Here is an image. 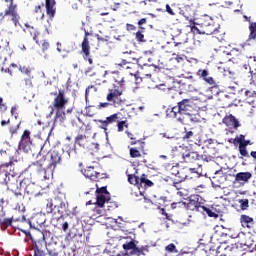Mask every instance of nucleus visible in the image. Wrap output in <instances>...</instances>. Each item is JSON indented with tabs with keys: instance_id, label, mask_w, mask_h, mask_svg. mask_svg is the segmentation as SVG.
<instances>
[{
	"instance_id": "nucleus-60",
	"label": "nucleus",
	"mask_w": 256,
	"mask_h": 256,
	"mask_svg": "<svg viewBox=\"0 0 256 256\" xmlns=\"http://www.w3.org/2000/svg\"><path fill=\"white\" fill-rule=\"evenodd\" d=\"M0 217H5V211H3V201H0Z\"/></svg>"
},
{
	"instance_id": "nucleus-22",
	"label": "nucleus",
	"mask_w": 256,
	"mask_h": 256,
	"mask_svg": "<svg viewBox=\"0 0 256 256\" xmlns=\"http://www.w3.org/2000/svg\"><path fill=\"white\" fill-rule=\"evenodd\" d=\"M94 167L90 166L88 169L81 170L84 177L90 179V181H97V172H94Z\"/></svg>"
},
{
	"instance_id": "nucleus-51",
	"label": "nucleus",
	"mask_w": 256,
	"mask_h": 256,
	"mask_svg": "<svg viewBox=\"0 0 256 256\" xmlns=\"http://www.w3.org/2000/svg\"><path fill=\"white\" fill-rule=\"evenodd\" d=\"M239 151L242 157H247L249 153L247 152V147L245 146H239Z\"/></svg>"
},
{
	"instance_id": "nucleus-26",
	"label": "nucleus",
	"mask_w": 256,
	"mask_h": 256,
	"mask_svg": "<svg viewBox=\"0 0 256 256\" xmlns=\"http://www.w3.org/2000/svg\"><path fill=\"white\" fill-rule=\"evenodd\" d=\"M74 145L85 147L87 145V136L85 134H78L74 139Z\"/></svg>"
},
{
	"instance_id": "nucleus-36",
	"label": "nucleus",
	"mask_w": 256,
	"mask_h": 256,
	"mask_svg": "<svg viewBox=\"0 0 256 256\" xmlns=\"http://www.w3.org/2000/svg\"><path fill=\"white\" fill-rule=\"evenodd\" d=\"M117 127L119 133L123 132L125 127L126 129H129V123H127V119L118 121Z\"/></svg>"
},
{
	"instance_id": "nucleus-19",
	"label": "nucleus",
	"mask_w": 256,
	"mask_h": 256,
	"mask_svg": "<svg viewBox=\"0 0 256 256\" xmlns=\"http://www.w3.org/2000/svg\"><path fill=\"white\" fill-rule=\"evenodd\" d=\"M85 32V37L82 41V53H84V59H87V57H89V39H87V37H89V35H93V33L88 32L87 30H84Z\"/></svg>"
},
{
	"instance_id": "nucleus-48",
	"label": "nucleus",
	"mask_w": 256,
	"mask_h": 256,
	"mask_svg": "<svg viewBox=\"0 0 256 256\" xmlns=\"http://www.w3.org/2000/svg\"><path fill=\"white\" fill-rule=\"evenodd\" d=\"M241 223H253V218H251L247 215H242L241 216Z\"/></svg>"
},
{
	"instance_id": "nucleus-52",
	"label": "nucleus",
	"mask_w": 256,
	"mask_h": 256,
	"mask_svg": "<svg viewBox=\"0 0 256 256\" xmlns=\"http://www.w3.org/2000/svg\"><path fill=\"white\" fill-rule=\"evenodd\" d=\"M7 109V104L3 102V99L0 97V111L4 113V111Z\"/></svg>"
},
{
	"instance_id": "nucleus-27",
	"label": "nucleus",
	"mask_w": 256,
	"mask_h": 256,
	"mask_svg": "<svg viewBox=\"0 0 256 256\" xmlns=\"http://www.w3.org/2000/svg\"><path fill=\"white\" fill-rule=\"evenodd\" d=\"M20 125H21V122H11L8 125V131H9L11 137H13V135H17V133H19Z\"/></svg>"
},
{
	"instance_id": "nucleus-5",
	"label": "nucleus",
	"mask_w": 256,
	"mask_h": 256,
	"mask_svg": "<svg viewBox=\"0 0 256 256\" xmlns=\"http://www.w3.org/2000/svg\"><path fill=\"white\" fill-rule=\"evenodd\" d=\"M5 3H9L8 9L3 13H0V17H11V21L14 23L15 27H19V13H17V4L13 3V0H5Z\"/></svg>"
},
{
	"instance_id": "nucleus-53",
	"label": "nucleus",
	"mask_w": 256,
	"mask_h": 256,
	"mask_svg": "<svg viewBox=\"0 0 256 256\" xmlns=\"http://www.w3.org/2000/svg\"><path fill=\"white\" fill-rule=\"evenodd\" d=\"M244 141H245V136L241 134L239 138L234 140V143H239V145H241V143H243Z\"/></svg>"
},
{
	"instance_id": "nucleus-12",
	"label": "nucleus",
	"mask_w": 256,
	"mask_h": 256,
	"mask_svg": "<svg viewBox=\"0 0 256 256\" xmlns=\"http://www.w3.org/2000/svg\"><path fill=\"white\" fill-rule=\"evenodd\" d=\"M177 105L180 108L182 115H190L191 111H193V100L189 98L178 101Z\"/></svg>"
},
{
	"instance_id": "nucleus-32",
	"label": "nucleus",
	"mask_w": 256,
	"mask_h": 256,
	"mask_svg": "<svg viewBox=\"0 0 256 256\" xmlns=\"http://www.w3.org/2000/svg\"><path fill=\"white\" fill-rule=\"evenodd\" d=\"M53 211H56L55 199L46 200V213H53Z\"/></svg>"
},
{
	"instance_id": "nucleus-25",
	"label": "nucleus",
	"mask_w": 256,
	"mask_h": 256,
	"mask_svg": "<svg viewBox=\"0 0 256 256\" xmlns=\"http://www.w3.org/2000/svg\"><path fill=\"white\" fill-rule=\"evenodd\" d=\"M183 141H185L186 143H189L190 145H193V143L195 145H197V142H195V133L193 131H187L185 130L184 135L182 137Z\"/></svg>"
},
{
	"instance_id": "nucleus-54",
	"label": "nucleus",
	"mask_w": 256,
	"mask_h": 256,
	"mask_svg": "<svg viewBox=\"0 0 256 256\" xmlns=\"http://www.w3.org/2000/svg\"><path fill=\"white\" fill-rule=\"evenodd\" d=\"M147 23V18H142L138 21L139 29L144 30L145 28L142 27V25H145Z\"/></svg>"
},
{
	"instance_id": "nucleus-46",
	"label": "nucleus",
	"mask_w": 256,
	"mask_h": 256,
	"mask_svg": "<svg viewBox=\"0 0 256 256\" xmlns=\"http://www.w3.org/2000/svg\"><path fill=\"white\" fill-rule=\"evenodd\" d=\"M41 235H42V240H38V241H40V245H41V243H44V244H45V247H47V241H46V239H47V237H49V232H47V231H42V232H41Z\"/></svg>"
},
{
	"instance_id": "nucleus-49",
	"label": "nucleus",
	"mask_w": 256,
	"mask_h": 256,
	"mask_svg": "<svg viewBox=\"0 0 256 256\" xmlns=\"http://www.w3.org/2000/svg\"><path fill=\"white\" fill-rule=\"evenodd\" d=\"M24 87L27 89H31V87H33V81H31V78L24 79Z\"/></svg>"
},
{
	"instance_id": "nucleus-33",
	"label": "nucleus",
	"mask_w": 256,
	"mask_h": 256,
	"mask_svg": "<svg viewBox=\"0 0 256 256\" xmlns=\"http://www.w3.org/2000/svg\"><path fill=\"white\" fill-rule=\"evenodd\" d=\"M128 183H130V185H137L138 189L141 190V187H139V177L133 174H128Z\"/></svg>"
},
{
	"instance_id": "nucleus-28",
	"label": "nucleus",
	"mask_w": 256,
	"mask_h": 256,
	"mask_svg": "<svg viewBox=\"0 0 256 256\" xmlns=\"http://www.w3.org/2000/svg\"><path fill=\"white\" fill-rule=\"evenodd\" d=\"M34 256H45V251L41 249V241H37L33 247Z\"/></svg>"
},
{
	"instance_id": "nucleus-31",
	"label": "nucleus",
	"mask_w": 256,
	"mask_h": 256,
	"mask_svg": "<svg viewBox=\"0 0 256 256\" xmlns=\"http://www.w3.org/2000/svg\"><path fill=\"white\" fill-rule=\"evenodd\" d=\"M139 187H153V182L145 177V175H142L141 178H139Z\"/></svg>"
},
{
	"instance_id": "nucleus-9",
	"label": "nucleus",
	"mask_w": 256,
	"mask_h": 256,
	"mask_svg": "<svg viewBox=\"0 0 256 256\" xmlns=\"http://www.w3.org/2000/svg\"><path fill=\"white\" fill-rule=\"evenodd\" d=\"M32 145L33 139L31 138V131L24 130L20 138L19 149H22L24 153H29Z\"/></svg>"
},
{
	"instance_id": "nucleus-43",
	"label": "nucleus",
	"mask_w": 256,
	"mask_h": 256,
	"mask_svg": "<svg viewBox=\"0 0 256 256\" xmlns=\"http://www.w3.org/2000/svg\"><path fill=\"white\" fill-rule=\"evenodd\" d=\"M231 169H233V167L225 164L224 166L220 167V170L216 171L215 175H217V173H227V170L231 171Z\"/></svg>"
},
{
	"instance_id": "nucleus-34",
	"label": "nucleus",
	"mask_w": 256,
	"mask_h": 256,
	"mask_svg": "<svg viewBox=\"0 0 256 256\" xmlns=\"http://www.w3.org/2000/svg\"><path fill=\"white\" fill-rule=\"evenodd\" d=\"M202 210H200V213H202L203 215H208V217H219V215H217L215 212H213L211 209L202 206L201 208Z\"/></svg>"
},
{
	"instance_id": "nucleus-57",
	"label": "nucleus",
	"mask_w": 256,
	"mask_h": 256,
	"mask_svg": "<svg viewBox=\"0 0 256 256\" xmlns=\"http://www.w3.org/2000/svg\"><path fill=\"white\" fill-rule=\"evenodd\" d=\"M217 177H213V180H212V187H221V184L220 183H217Z\"/></svg>"
},
{
	"instance_id": "nucleus-58",
	"label": "nucleus",
	"mask_w": 256,
	"mask_h": 256,
	"mask_svg": "<svg viewBox=\"0 0 256 256\" xmlns=\"http://www.w3.org/2000/svg\"><path fill=\"white\" fill-rule=\"evenodd\" d=\"M166 11L169 15H175V12L173 11L169 4L166 5Z\"/></svg>"
},
{
	"instance_id": "nucleus-47",
	"label": "nucleus",
	"mask_w": 256,
	"mask_h": 256,
	"mask_svg": "<svg viewBox=\"0 0 256 256\" xmlns=\"http://www.w3.org/2000/svg\"><path fill=\"white\" fill-rule=\"evenodd\" d=\"M130 156L132 158L141 157V152H139V150H137V148H131L130 149Z\"/></svg>"
},
{
	"instance_id": "nucleus-13",
	"label": "nucleus",
	"mask_w": 256,
	"mask_h": 256,
	"mask_svg": "<svg viewBox=\"0 0 256 256\" xmlns=\"http://www.w3.org/2000/svg\"><path fill=\"white\" fill-rule=\"evenodd\" d=\"M222 123L228 127V129H239L241 127V123L239 120L233 116V114L226 115L222 119Z\"/></svg>"
},
{
	"instance_id": "nucleus-55",
	"label": "nucleus",
	"mask_w": 256,
	"mask_h": 256,
	"mask_svg": "<svg viewBox=\"0 0 256 256\" xmlns=\"http://www.w3.org/2000/svg\"><path fill=\"white\" fill-rule=\"evenodd\" d=\"M49 49V42L47 40H44L42 43V51H47Z\"/></svg>"
},
{
	"instance_id": "nucleus-15",
	"label": "nucleus",
	"mask_w": 256,
	"mask_h": 256,
	"mask_svg": "<svg viewBox=\"0 0 256 256\" xmlns=\"http://www.w3.org/2000/svg\"><path fill=\"white\" fill-rule=\"evenodd\" d=\"M201 27L205 35H213V33L217 31V27H215V24H213V20L211 18L204 20L201 23Z\"/></svg>"
},
{
	"instance_id": "nucleus-16",
	"label": "nucleus",
	"mask_w": 256,
	"mask_h": 256,
	"mask_svg": "<svg viewBox=\"0 0 256 256\" xmlns=\"http://www.w3.org/2000/svg\"><path fill=\"white\" fill-rule=\"evenodd\" d=\"M203 205L199 201V196H194L191 198L187 203L188 211H197L198 213L201 212Z\"/></svg>"
},
{
	"instance_id": "nucleus-18",
	"label": "nucleus",
	"mask_w": 256,
	"mask_h": 256,
	"mask_svg": "<svg viewBox=\"0 0 256 256\" xmlns=\"http://www.w3.org/2000/svg\"><path fill=\"white\" fill-rule=\"evenodd\" d=\"M198 77H200V79L202 81H205V83H207L208 85H212L215 86V79H213V77L209 76V71L207 70H198L197 72Z\"/></svg>"
},
{
	"instance_id": "nucleus-39",
	"label": "nucleus",
	"mask_w": 256,
	"mask_h": 256,
	"mask_svg": "<svg viewBox=\"0 0 256 256\" xmlns=\"http://www.w3.org/2000/svg\"><path fill=\"white\" fill-rule=\"evenodd\" d=\"M238 203L240 204V209H242V211L249 209V199H240L238 200Z\"/></svg>"
},
{
	"instance_id": "nucleus-37",
	"label": "nucleus",
	"mask_w": 256,
	"mask_h": 256,
	"mask_svg": "<svg viewBox=\"0 0 256 256\" xmlns=\"http://www.w3.org/2000/svg\"><path fill=\"white\" fill-rule=\"evenodd\" d=\"M170 172L172 175H175V177H181V175H183V170L179 171V164L172 166Z\"/></svg>"
},
{
	"instance_id": "nucleus-56",
	"label": "nucleus",
	"mask_w": 256,
	"mask_h": 256,
	"mask_svg": "<svg viewBox=\"0 0 256 256\" xmlns=\"http://www.w3.org/2000/svg\"><path fill=\"white\" fill-rule=\"evenodd\" d=\"M127 31H135L137 27L133 24H126Z\"/></svg>"
},
{
	"instance_id": "nucleus-11",
	"label": "nucleus",
	"mask_w": 256,
	"mask_h": 256,
	"mask_svg": "<svg viewBox=\"0 0 256 256\" xmlns=\"http://www.w3.org/2000/svg\"><path fill=\"white\" fill-rule=\"evenodd\" d=\"M182 115L183 114L179 108V104H177V106L172 107L170 110H167V117H169V119H177L179 123L185 125V117H183Z\"/></svg>"
},
{
	"instance_id": "nucleus-1",
	"label": "nucleus",
	"mask_w": 256,
	"mask_h": 256,
	"mask_svg": "<svg viewBox=\"0 0 256 256\" xmlns=\"http://www.w3.org/2000/svg\"><path fill=\"white\" fill-rule=\"evenodd\" d=\"M122 248L125 251L124 256H146L149 253V246H139V241L135 238H126Z\"/></svg>"
},
{
	"instance_id": "nucleus-63",
	"label": "nucleus",
	"mask_w": 256,
	"mask_h": 256,
	"mask_svg": "<svg viewBox=\"0 0 256 256\" xmlns=\"http://www.w3.org/2000/svg\"><path fill=\"white\" fill-rule=\"evenodd\" d=\"M10 123H11V120H7V121H6V120H2V121H1V126H2V127H5V125H8V126H9Z\"/></svg>"
},
{
	"instance_id": "nucleus-61",
	"label": "nucleus",
	"mask_w": 256,
	"mask_h": 256,
	"mask_svg": "<svg viewBox=\"0 0 256 256\" xmlns=\"http://www.w3.org/2000/svg\"><path fill=\"white\" fill-rule=\"evenodd\" d=\"M247 145H251V141L244 139V142L240 144V147H247Z\"/></svg>"
},
{
	"instance_id": "nucleus-42",
	"label": "nucleus",
	"mask_w": 256,
	"mask_h": 256,
	"mask_svg": "<svg viewBox=\"0 0 256 256\" xmlns=\"http://www.w3.org/2000/svg\"><path fill=\"white\" fill-rule=\"evenodd\" d=\"M0 155H1L2 157H5V155H8L10 161H17V157L11 156V150H7V151L1 150V151H0Z\"/></svg>"
},
{
	"instance_id": "nucleus-41",
	"label": "nucleus",
	"mask_w": 256,
	"mask_h": 256,
	"mask_svg": "<svg viewBox=\"0 0 256 256\" xmlns=\"http://www.w3.org/2000/svg\"><path fill=\"white\" fill-rule=\"evenodd\" d=\"M100 34H97L98 41H107L109 39V36H107V31H101L99 30Z\"/></svg>"
},
{
	"instance_id": "nucleus-40",
	"label": "nucleus",
	"mask_w": 256,
	"mask_h": 256,
	"mask_svg": "<svg viewBox=\"0 0 256 256\" xmlns=\"http://www.w3.org/2000/svg\"><path fill=\"white\" fill-rule=\"evenodd\" d=\"M96 113H97V107L89 106L86 108V115L88 117H94V115H96Z\"/></svg>"
},
{
	"instance_id": "nucleus-7",
	"label": "nucleus",
	"mask_w": 256,
	"mask_h": 256,
	"mask_svg": "<svg viewBox=\"0 0 256 256\" xmlns=\"http://www.w3.org/2000/svg\"><path fill=\"white\" fill-rule=\"evenodd\" d=\"M54 205L60 217H63V215H69V213H71L69 210V203L65 201V196L63 194L54 198Z\"/></svg>"
},
{
	"instance_id": "nucleus-45",
	"label": "nucleus",
	"mask_w": 256,
	"mask_h": 256,
	"mask_svg": "<svg viewBox=\"0 0 256 256\" xmlns=\"http://www.w3.org/2000/svg\"><path fill=\"white\" fill-rule=\"evenodd\" d=\"M11 223H13V220L11 218H5L4 220H1V227H9L11 226Z\"/></svg>"
},
{
	"instance_id": "nucleus-50",
	"label": "nucleus",
	"mask_w": 256,
	"mask_h": 256,
	"mask_svg": "<svg viewBox=\"0 0 256 256\" xmlns=\"http://www.w3.org/2000/svg\"><path fill=\"white\" fill-rule=\"evenodd\" d=\"M21 73H24L25 75H28V77L31 75V68L27 66L20 67Z\"/></svg>"
},
{
	"instance_id": "nucleus-4",
	"label": "nucleus",
	"mask_w": 256,
	"mask_h": 256,
	"mask_svg": "<svg viewBox=\"0 0 256 256\" xmlns=\"http://www.w3.org/2000/svg\"><path fill=\"white\" fill-rule=\"evenodd\" d=\"M55 98L52 102V110L50 111V115L55 113V109H65L67 107V103H69V98L65 96V90L59 89L58 93H54Z\"/></svg>"
},
{
	"instance_id": "nucleus-64",
	"label": "nucleus",
	"mask_w": 256,
	"mask_h": 256,
	"mask_svg": "<svg viewBox=\"0 0 256 256\" xmlns=\"http://www.w3.org/2000/svg\"><path fill=\"white\" fill-rule=\"evenodd\" d=\"M47 251H48V255H50V256H59V255L57 254V252H55V251H53V250L47 249Z\"/></svg>"
},
{
	"instance_id": "nucleus-20",
	"label": "nucleus",
	"mask_w": 256,
	"mask_h": 256,
	"mask_svg": "<svg viewBox=\"0 0 256 256\" xmlns=\"http://www.w3.org/2000/svg\"><path fill=\"white\" fill-rule=\"evenodd\" d=\"M251 177H253L251 172H239L235 176V181H237V183H248Z\"/></svg>"
},
{
	"instance_id": "nucleus-6",
	"label": "nucleus",
	"mask_w": 256,
	"mask_h": 256,
	"mask_svg": "<svg viewBox=\"0 0 256 256\" xmlns=\"http://www.w3.org/2000/svg\"><path fill=\"white\" fill-rule=\"evenodd\" d=\"M63 161V159H69V151L63 150V148L56 146L52 150H50L44 156V161Z\"/></svg>"
},
{
	"instance_id": "nucleus-59",
	"label": "nucleus",
	"mask_w": 256,
	"mask_h": 256,
	"mask_svg": "<svg viewBox=\"0 0 256 256\" xmlns=\"http://www.w3.org/2000/svg\"><path fill=\"white\" fill-rule=\"evenodd\" d=\"M137 143H139V145L141 146V148L143 149V147H145V142L138 140V141H132L131 145H137Z\"/></svg>"
},
{
	"instance_id": "nucleus-2",
	"label": "nucleus",
	"mask_w": 256,
	"mask_h": 256,
	"mask_svg": "<svg viewBox=\"0 0 256 256\" xmlns=\"http://www.w3.org/2000/svg\"><path fill=\"white\" fill-rule=\"evenodd\" d=\"M169 158L185 159L188 161H199L203 159L204 161H207V158H203V156L199 155V152L189 151V150H186L184 153H182L179 150H172V152L169 154Z\"/></svg>"
},
{
	"instance_id": "nucleus-35",
	"label": "nucleus",
	"mask_w": 256,
	"mask_h": 256,
	"mask_svg": "<svg viewBox=\"0 0 256 256\" xmlns=\"http://www.w3.org/2000/svg\"><path fill=\"white\" fill-rule=\"evenodd\" d=\"M43 7H45V5L42 3L41 5H37L34 8V13L36 15H41L40 19H45V13H43Z\"/></svg>"
},
{
	"instance_id": "nucleus-62",
	"label": "nucleus",
	"mask_w": 256,
	"mask_h": 256,
	"mask_svg": "<svg viewBox=\"0 0 256 256\" xmlns=\"http://www.w3.org/2000/svg\"><path fill=\"white\" fill-rule=\"evenodd\" d=\"M62 229L64 232H67V229H69V223L68 222H64L62 225Z\"/></svg>"
},
{
	"instance_id": "nucleus-17",
	"label": "nucleus",
	"mask_w": 256,
	"mask_h": 256,
	"mask_svg": "<svg viewBox=\"0 0 256 256\" xmlns=\"http://www.w3.org/2000/svg\"><path fill=\"white\" fill-rule=\"evenodd\" d=\"M117 121H121V113L112 114L107 117L105 121L99 120V123L102 124L101 128L104 129V131H107L108 125H111V123H117Z\"/></svg>"
},
{
	"instance_id": "nucleus-44",
	"label": "nucleus",
	"mask_w": 256,
	"mask_h": 256,
	"mask_svg": "<svg viewBox=\"0 0 256 256\" xmlns=\"http://www.w3.org/2000/svg\"><path fill=\"white\" fill-rule=\"evenodd\" d=\"M136 41H138L139 43H145V35H143V32H136Z\"/></svg>"
},
{
	"instance_id": "nucleus-24",
	"label": "nucleus",
	"mask_w": 256,
	"mask_h": 256,
	"mask_svg": "<svg viewBox=\"0 0 256 256\" xmlns=\"http://www.w3.org/2000/svg\"><path fill=\"white\" fill-rule=\"evenodd\" d=\"M97 223H101L102 225H105L107 229H109V227H111V223H117V220L113 219L112 217H105L100 215L98 217Z\"/></svg>"
},
{
	"instance_id": "nucleus-30",
	"label": "nucleus",
	"mask_w": 256,
	"mask_h": 256,
	"mask_svg": "<svg viewBox=\"0 0 256 256\" xmlns=\"http://www.w3.org/2000/svg\"><path fill=\"white\" fill-rule=\"evenodd\" d=\"M13 165V162H6L0 165V173H10V171H13Z\"/></svg>"
},
{
	"instance_id": "nucleus-29",
	"label": "nucleus",
	"mask_w": 256,
	"mask_h": 256,
	"mask_svg": "<svg viewBox=\"0 0 256 256\" xmlns=\"http://www.w3.org/2000/svg\"><path fill=\"white\" fill-rule=\"evenodd\" d=\"M121 95H123V91L119 89H115L114 91L110 92L107 95V101H113L114 99L121 97Z\"/></svg>"
},
{
	"instance_id": "nucleus-23",
	"label": "nucleus",
	"mask_w": 256,
	"mask_h": 256,
	"mask_svg": "<svg viewBox=\"0 0 256 256\" xmlns=\"http://www.w3.org/2000/svg\"><path fill=\"white\" fill-rule=\"evenodd\" d=\"M54 110H56L54 123H63L65 121V108H54Z\"/></svg>"
},
{
	"instance_id": "nucleus-14",
	"label": "nucleus",
	"mask_w": 256,
	"mask_h": 256,
	"mask_svg": "<svg viewBox=\"0 0 256 256\" xmlns=\"http://www.w3.org/2000/svg\"><path fill=\"white\" fill-rule=\"evenodd\" d=\"M55 5H57L55 0H45L46 15L50 21L55 19V15L57 13V7H55Z\"/></svg>"
},
{
	"instance_id": "nucleus-10",
	"label": "nucleus",
	"mask_w": 256,
	"mask_h": 256,
	"mask_svg": "<svg viewBox=\"0 0 256 256\" xmlns=\"http://www.w3.org/2000/svg\"><path fill=\"white\" fill-rule=\"evenodd\" d=\"M109 201H111V194L107 191V186L97 188V207H103Z\"/></svg>"
},
{
	"instance_id": "nucleus-21",
	"label": "nucleus",
	"mask_w": 256,
	"mask_h": 256,
	"mask_svg": "<svg viewBox=\"0 0 256 256\" xmlns=\"http://www.w3.org/2000/svg\"><path fill=\"white\" fill-rule=\"evenodd\" d=\"M55 167H57V162H50L49 164L46 165V168H43L45 181H47V179H50L51 175H53Z\"/></svg>"
},
{
	"instance_id": "nucleus-3",
	"label": "nucleus",
	"mask_w": 256,
	"mask_h": 256,
	"mask_svg": "<svg viewBox=\"0 0 256 256\" xmlns=\"http://www.w3.org/2000/svg\"><path fill=\"white\" fill-rule=\"evenodd\" d=\"M203 176V167L201 164H197L194 167H185L183 169V175L179 176L180 181H187L189 179H199Z\"/></svg>"
},
{
	"instance_id": "nucleus-8",
	"label": "nucleus",
	"mask_w": 256,
	"mask_h": 256,
	"mask_svg": "<svg viewBox=\"0 0 256 256\" xmlns=\"http://www.w3.org/2000/svg\"><path fill=\"white\" fill-rule=\"evenodd\" d=\"M20 188L24 189L25 193L27 195H31L32 197L39 196V186H37L35 183L31 182V179L24 178L20 182Z\"/></svg>"
},
{
	"instance_id": "nucleus-38",
	"label": "nucleus",
	"mask_w": 256,
	"mask_h": 256,
	"mask_svg": "<svg viewBox=\"0 0 256 256\" xmlns=\"http://www.w3.org/2000/svg\"><path fill=\"white\" fill-rule=\"evenodd\" d=\"M115 83H117V85H119V87H123V85H125V78L120 76L119 74H116L113 77Z\"/></svg>"
}]
</instances>
